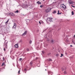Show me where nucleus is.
<instances>
[{
  "label": "nucleus",
  "instance_id": "c756f323",
  "mask_svg": "<svg viewBox=\"0 0 75 75\" xmlns=\"http://www.w3.org/2000/svg\"><path fill=\"white\" fill-rule=\"evenodd\" d=\"M42 54H44V52L42 51Z\"/></svg>",
  "mask_w": 75,
  "mask_h": 75
},
{
  "label": "nucleus",
  "instance_id": "423d86ee",
  "mask_svg": "<svg viewBox=\"0 0 75 75\" xmlns=\"http://www.w3.org/2000/svg\"><path fill=\"white\" fill-rule=\"evenodd\" d=\"M36 3L37 4H41V2L39 1H38L37 2H36Z\"/></svg>",
  "mask_w": 75,
  "mask_h": 75
},
{
  "label": "nucleus",
  "instance_id": "ddd939ff",
  "mask_svg": "<svg viewBox=\"0 0 75 75\" xmlns=\"http://www.w3.org/2000/svg\"><path fill=\"white\" fill-rule=\"evenodd\" d=\"M73 3H74V2H69V3H70V4H73Z\"/></svg>",
  "mask_w": 75,
  "mask_h": 75
},
{
  "label": "nucleus",
  "instance_id": "bb28decb",
  "mask_svg": "<svg viewBox=\"0 0 75 75\" xmlns=\"http://www.w3.org/2000/svg\"><path fill=\"white\" fill-rule=\"evenodd\" d=\"M19 59H20V61H21V60H22V58H21Z\"/></svg>",
  "mask_w": 75,
  "mask_h": 75
},
{
  "label": "nucleus",
  "instance_id": "473e14b6",
  "mask_svg": "<svg viewBox=\"0 0 75 75\" xmlns=\"http://www.w3.org/2000/svg\"><path fill=\"white\" fill-rule=\"evenodd\" d=\"M3 59H4V57H3Z\"/></svg>",
  "mask_w": 75,
  "mask_h": 75
},
{
  "label": "nucleus",
  "instance_id": "a878e982",
  "mask_svg": "<svg viewBox=\"0 0 75 75\" xmlns=\"http://www.w3.org/2000/svg\"><path fill=\"white\" fill-rule=\"evenodd\" d=\"M20 70L18 71V73L20 74Z\"/></svg>",
  "mask_w": 75,
  "mask_h": 75
},
{
  "label": "nucleus",
  "instance_id": "79ce46f5",
  "mask_svg": "<svg viewBox=\"0 0 75 75\" xmlns=\"http://www.w3.org/2000/svg\"><path fill=\"white\" fill-rule=\"evenodd\" d=\"M74 37L75 38V35H74Z\"/></svg>",
  "mask_w": 75,
  "mask_h": 75
},
{
  "label": "nucleus",
  "instance_id": "c03bdc74",
  "mask_svg": "<svg viewBox=\"0 0 75 75\" xmlns=\"http://www.w3.org/2000/svg\"><path fill=\"white\" fill-rule=\"evenodd\" d=\"M20 42H21V41H20Z\"/></svg>",
  "mask_w": 75,
  "mask_h": 75
},
{
  "label": "nucleus",
  "instance_id": "aec40b11",
  "mask_svg": "<svg viewBox=\"0 0 75 75\" xmlns=\"http://www.w3.org/2000/svg\"><path fill=\"white\" fill-rule=\"evenodd\" d=\"M51 42L52 43H54V40H51Z\"/></svg>",
  "mask_w": 75,
  "mask_h": 75
},
{
  "label": "nucleus",
  "instance_id": "20e7f679",
  "mask_svg": "<svg viewBox=\"0 0 75 75\" xmlns=\"http://www.w3.org/2000/svg\"><path fill=\"white\" fill-rule=\"evenodd\" d=\"M27 31L26 30L23 33V35H26V34H27Z\"/></svg>",
  "mask_w": 75,
  "mask_h": 75
},
{
  "label": "nucleus",
  "instance_id": "7c9ffc66",
  "mask_svg": "<svg viewBox=\"0 0 75 75\" xmlns=\"http://www.w3.org/2000/svg\"><path fill=\"white\" fill-rule=\"evenodd\" d=\"M50 41V40H49V39H48L47 40V41Z\"/></svg>",
  "mask_w": 75,
  "mask_h": 75
},
{
  "label": "nucleus",
  "instance_id": "f3484780",
  "mask_svg": "<svg viewBox=\"0 0 75 75\" xmlns=\"http://www.w3.org/2000/svg\"><path fill=\"white\" fill-rule=\"evenodd\" d=\"M71 14H72V15H74V11H72L71 12Z\"/></svg>",
  "mask_w": 75,
  "mask_h": 75
},
{
  "label": "nucleus",
  "instance_id": "ea45409f",
  "mask_svg": "<svg viewBox=\"0 0 75 75\" xmlns=\"http://www.w3.org/2000/svg\"><path fill=\"white\" fill-rule=\"evenodd\" d=\"M8 23V22L7 21L6 22V23Z\"/></svg>",
  "mask_w": 75,
  "mask_h": 75
},
{
  "label": "nucleus",
  "instance_id": "7ed1b4c3",
  "mask_svg": "<svg viewBox=\"0 0 75 75\" xmlns=\"http://www.w3.org/2000/svg\"><path fill=\"white\" fill-rule=\"evenodd\" d=\"M16 27V23H14V25L13 27V28H15Z\"/></svg>",
  "mask_w": 75,
  "mask_h": 75
},
{
  "label": "nucleus",
  "instance_id": "5701e85b",
  "mask_svg": "<svg viewBox=\"0 0 75 75\" xmlns=\"http://www.w3.org/2000/svg\"><path fill=\"white\" fill-rule=\"evenodd\" d=\"M29 43L30 44H31V43H32V41L30 40L29 42Z\"/></svg>",
  "mask_w": 75,
  "mask_h": 75
},
{
  "label": "nucleus",
  "instance_id": "1a4fd4ad",
  "mask_svg": "<svg viewBox=\"0 0 75 75\" xmlns=\"http://www.w3.org/2000/svg\"><path fill=\"white\" fill-rule=\"evenodd\" d=\"M47 60L49 62L52 61V60L50 58L49 59H47Z\"/></svg>",
  "mask_w": 75,
  "mask_h": 75
},
{
  "label": "nucleus",
  "instance_id": "4468645a",
  "mask_svg": "<svg viewBox=\"0 0 75 75\" xmlns=\"http://www.w3.org/2000/svg\"><path fill=\"white\" fill-rule=\"evenodd\" d=\"M43 6H43V5H40V7L41 8H42L43 7Z\"/></svg>",
  "mask_w": 75,
  "mask_h": 75
},
{
  "label": "nucleus",
  "instance_id": "0eeeda50",
  "mask_svg": "<svg viewBox=\"0 0 75 75\" xmlns=\"http://www.w3.org/2000/svg\"><path fill=\"white\" fill-rule=\"evenodd\" d=\"M15 48H18V44H16L15 45Z\"/></svg>",
  "mask_w": 75,
  "mask_h": 75
},
{
  "label": "nucleus",
  "instance_id": "39448f33",
  "mask_svg": "<svg viewBox=\"0 0 75 75\" xmlns=\"http://www.w3.org/2000/svg\"><path fill=\"white\" fill-rule=\"evenodd\" d=\"M10 15L12 16H15V15L14 14V13H10Z\"/></svg>",
  "mask_w": 75,
  "mask_h": 75
},
{
  "label": "nucleus",
  "instance_id": "393cba45",
  "mask_svg": "<svg viewBox=\"0 0 75 75\" xmlns=\"http://www.w3.org/2000/svg\"><path fill=\"white\" fill-rule=\"evenodd\" d=\"M56 57H58V56H59V54H56Z\"/></svg>",
  "mask_w": 75,
  "mask_h": 75
},
{
  "label": "nucleus",
  "instance_id": "f8f14e48",
  "mask_svg": "<svg viewBox=\"0 0 75 75\" xmlns=\"http://www.w3.org/2000/svg\"><path fill=\"white\" fill-rule=\"evenodd\" d=\"M23 6H22V7L23 8H24V7H25V8H26V7H25V5L24 4L23 5Z\"/></svg>",
  "mask_w": 75,
  "mask_h": 75
},
{
  "label": "nucleus",
  "instance_id": "9d476101",
  "mask_svg": "<svg viewBox=\"0 0 75 75\" xmlns=\"http://www.w3.org/2000/svg\"><path fill=\"white\" fill-rule=\"evenodd\" d=\"M63 5H64V6H62V7H63V8H66V6L64 4H63Z\"/></svg>",
  "mask_w": 75,
  "mask_h": 75
},
{
  "label": "nucleus",
  "instance_id": "dca6fc26",
  "mask_svg": "<svg viewBox=\"0 0 75 75\" xmlns=\"http://www.w3.org/2000/svg\"><path fill=\"white\" fill-rule=\"evenodd\" d=\"M53 14H54V13H56V11H53Z\"/></svg>",
  "mask_w": 75,
  "mask_h": 75
},
{
  "label": "nucleus",
  "instance_id": "2eb2a0df",
  "mask_svg": "<svg viewBox=\"0 0 75 75\" xmlns=\"http://www.w3.org/2000/svg\"><path fill=\"white\" fill-rule=\"evenodd\" d=\"M58 13H57V14H58L59 15V11L58 10Z\"/></svg>",
  "mask_w": 75,
  "mask_h": 75
},
{
  "label": "nucleus",
  "instance_id": "a19ab883",
  "mask_svg": "<svg viewBox=\"0 0 75 75\" xmlns=\"http://www.w3.org/2000/svg\"><path fill=\"white\" fill-rule=\"evenodd\" d=\"M26 69H25V71H26Z\"/></svg>",
  "mask_w": 75,
  "mask_h": 75
},
{
  "label": "nucleus",
  "instance_id": "f257e3e1",
  "mask_svg": "<svg viewBox=\"0 0 75 75\" xmlns=\"http://www.w3.org/2000/svg\"><path fill=\"white\" fill-rule=\"evenodd\" d=\"M51 8H48L47 9H46L45 10V12H46V13H48V12H50V11H51Z\"/></svg>",
  "mask_w": 75,
  "mask_h": 75
},
{
  "label": "nucleus",
  "instance_id": "a18cd8bd",
  "mask_svg": "<svg viewBox=\"0 0 75 75\" xmlns=\"http://www.w3.org/2000/svg\"><path fill=\"white\" fill-rule=\"evenodd\" d=\"M43 1H44V0H43Z\"/></svg>",
  "mask_w": 75,
  "mask_h": 75
},
{
  "label": "nucleus",
  "instance_id": "58836bf2",
  "mask_svg": "<svg viewBox=\"0 0 75 75\" xmlns=\"http://www.w3.org/2000/svg\"><path fill=\"white\" fill-rule=\"evenodd\" d=\"M9 21V19H8V21H7L8 22V21Z\"/></svg>",
  "mask_w": 75,
  "mask_h": 75
},
{
  "label": "nucleus",
  "instance_id": "4be33fe9",
  "mask_svg": "<svg viewBox=\"0 0 75 75\" xmlns=\"http://www.w3.org/2000/svg\"><path fill=\"white\" fill-rule=\"evenodd\" d=\"M4 64H5L3 62V63H2V66H3V65H4Z\"/></svg>",
  "mask_w": 75,
  "mask_h": 75
},
{
  "label": "nucleus",
  "instance_id": "b1692460",
  "mask_svg": "<svg viewBox=\"0 0 75 75\" xmlns=\"http://www.w3.org/2000/svg\"><path fill=\"white\" fill-rule=\"evenodd\" d=\"M64 73L65 74H67V71H64Z\"/></svg>",
  "mask_w": 75,
  "mask_h": 75
},
{
  "label": "nucleus",
  "instance_id": "a211bd4d",
  "mask_svg": "<svg viewBox=\"0 0 75 75\" xmlns=\"http://www.w3.org/2000/svg\"><path fill=\"white\" fill-rule=\"evenodd\" d=\"M64 56L63 54H61V56H60V57H62V56Z\"/></svg>",
  "mask_w": 75,
  "mask_h": 75
},
{
  "label": "nucleus",
  "instance_id": "9b49d317",
  "mask_svg": "<svg viewBox=\"0 0 75 75\" xmlns=\"http://www.w3.org/2000/svg\"><path fill=\"white\" fill-rule=\"evenodd\" d=\"M4 45H5V47L6 48H7V43L6 44Z\"/></svg>",
  "mask_w": 75,
  "mask_h": 75
},
{
  "label": "nucleus",
  "instance_id": "412c9836",
  "mask_svg": "<svg viewBox=\"0 0 75 75\" xmlns=\"http://www.w3.org/2000/svg\"><path fill=\"white\" fill-rule=\"evenodd\" d=\"M32 64H33V63L31 62L30 63V65H32Z\"/></svg>",
  "mask_w": 75,
  "mask_h": 75
},
{
  "label": "nucleus",
  "instance_id": "4c0bfd02",
  "mask_svg": "<svg viewBox=\"0 0 75 75\" xmlns=\"http://www.w3.org/2000/svg\"><path fill=\"white\" fill-rule=\"evenodd\" d=\"M70 47H72V45H70Z\"/></svg>",
  "mask_w": 75,
  "mask_h": 75
},
{
  "label": "nucleus",
  "instance_id": "f704fd0d",
  "mask_svg": "<svg viewBox=\"0 0 75 75\" xmlns=\"http://www.w3.org/2000/svg\"><path fill=\"white\" fill-rule=\"evenodd\" d=\"M38 59V57H36V59Z\"/></svg>",
  "mask_w": 75,
  "mask_h": 75
},
{
  "label": "nucleus",
  "instance_id": "c9c22d12",
  "mask_svg": "<svg viewBox=\"0 0 75 75\" xmlns=\"http://www.w3.org/2000/svg\"><path fill=\"white\" fill-rule=\"evenodd\" d=\"M50 54V53H49V54H47V55H49Z\"/></svg>",
  "mask_w": 75,
  "mask_h": 75
},
{
  "label": "nucleus",
  "instance_id": "72a5a7b5",
  "mask_svg": "<svg viewBox=\"0 0 75 75\" xmlns=\"http://www.w3.org/2000/svg\"><path fill=\"white\" fill-rule=\"evenodd\" d=\"M39 23L40 24H41V22H40V21H39Z\"/></svg>",
  "mask_w": 75,
  "mask_h": 75
},
{
  "label": "nucleus",
  "instance_id": "f03ea898",
  "mask_svg": "<svg viewBox=\"0 0 75 75\" xmlns=\"http://www.w3.org/2000/svg\"><path fill=\"white\" fill-rule=\"evenodd\" d=\"M48 74H51V75H52V72H51V71H48Z\"/></svg>",
  "mask_w": 75,
  "mask_h": 75
},
{
  "label": "nucleus",
  "instance_id": "c85d7f7f",
  "mask_svg": "<svg viewBox=\"0 0 75 75\" xmlns=\"http://www.w3.org/2000/svg\"><path fill=\"white\" fill-rule=\"evenodd\" d=\"M4 51H6V48H4Z\"/></svg>",
  "mask_w": 75,
  "mask_h": 75
},
{
  "label": "nucleus",
  "instance_id": "e433bc0d",
  "mask_svg": "<svg viewBox=\"0 0 75 75\" xmlns=\"http://www.w3.org/2000/svg\"><path fill=\"white\" fill-rule=\"evenodd\" d=\"M62 14L61 13H59V14Z\"/></svg>",
  "mask_w": 75,
  "mask_h": 75
},
{
  "label": "nucleus",
  "instance_id": "6ab92c4d",
  "mask_svg": "<svg viewBox=\"0 0 75 75\" xmlns=\"http://www.w3.org/2000/svg\"><path fill=\"white\" fill-rule=\"evenodd\" d=\"M18 10H17L16 11H15V13H18Z\"/></svg>",
  "mask_w": 75,
  "mask_h": 75
},
{
  "label": "nucleus",
  "instance_id": "cd10ccee",
  "mask_svg": "<svg viewBox=\"0 0 75 75\" xmlns=\"http://www.w3.org/2000/svg\"><path fill=\"white\" fill-rule=\"evenodd\" d=\"M27 50L28 51H29V49H28V48H27Z\"/></svg>",
  "mask_w": 75,
  "mask_h": 75
},
{
  "label": "nucleus",
  "instance_id": "6e6552de",
  "mask_svg": "<svg viewBox=\"0 0 75 75\" xmlns=\"http://www.w3.org/2000/svg\"><path fill=\"white\" fill-rule=\"evenodd\" d=\"M48 20L50 21L51 22L52 21V19L51 18H48Z\"/></svg>",
  "mask_w": 75,
  "mask_h": 75
},
{
  "label": "nucleus",
  "instance_id": "37998d69",
  "mask_svg": "<svg viewBox=\"0 0 75 75\" xmlns=\"http://www.w3.org/2000/svg\"><path fill=\"white\" fill-rule=\"evenodd\" d=\"M45 71H47V69H45Z\"/></svg>",
  "mask_w": 75,
  "mask_h": 75
},
{
  "label": "nucleus",
  "instance_id": "2f4dec72",
  "mask_svg": "<svg viewBox=\"0 0 75 75\" xmlns=\"http://www.w3.org/2000/svg\"><path fill=\"white\" fill-rule=\"evenodd\" d=\"M72 7H75V6H73V5H71Z\"/></svg>",
  "mask_w": 75,
  "mask_h": 75
}]
</instances>
